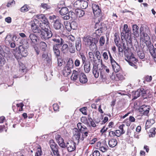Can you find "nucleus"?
Here are the masks:
<instances>
[{
  "label": "nucleus",
  "instance_id": "nucleus-25",
  "mask_svg": "<svg viewBox=\"0 0 156 156\" xmlns=\"http://www.w3.org/2000/svg\"><path fill=\"white\" fill-rule=\"evenodd\" d=\"M52 41L55 42L59 44H59V45L61 46L64 43V40L61 38L56 37L52 39Z\"/></svg>",
  "mask_w": 156,
  "mask_h": 156
},
{
  "label": "nucleus",
  "instance_id": "nucleus-3",
  "mask_svg": "<svg viewBox=\"0 0 156 156\" xmlns=\"http://www.w3.org/2000/svg\"><path fill=\"white\" fill-rule=\"evenodd\" d=\"M146 91L143 88L138 89L136 91L132 92L133 99H136L141 95L142 96H145L146 95Z\"/></svg>",
  "mask_w": 156,
  "mask_h": 156
},
{
  "label": "nucleus",
  "instance_id": "nucleus-57",
  "mask_svg": "<svg viewBox=\"0 0 156 156\" xmlns=\"http://www.w3.org/2000/svg\"><path fill=\"white\" fill-rule=\"evenodd\" d=\"M65 28L69 31H70L71 30L72 28L71 27V23H67L65 25Z\"/></svg>",
  "mask_w": 156,
  "mask_h": 156
},
{
  "label": "nucleus",
  "instance_id": "nucleus-55",
  "mask_svg": "<svg viewBox=\"0 0 156 156\" xmlns=\"http://www.w3.org/2000/svg\"><path fill=\"white\" fill-rule=\"evenodd\" d=\"M102 28L100 27V28L98 29L96 31V34H97L98 36L101 35L103 32Z\"/></svg>",
  "mask_w": 156,
  "mask_h": 156
},
{
  "label": "nucleus",
  "instance_id": "nucleus-62",
  "mask_svg": "<svg viewBox=\"0 0 156 156\" xmlns=\"http://www.w3.org/2000/svg\"><path fill=\"white\" fill-rule=\"evenodd\" d=\"M125 126V125L124 124H122L119 127V131L121 132V133H122L124 134L125 131L123 129V127Z\"/></svg>",
  "mask_w": 156,
  "mask_h": 156
},
{
  "label": "nucleus",
  "instance_id": "nucleus-12",
  "mask_svg": "<svg viewBox=\"0 0 156 156\" xmlns=\"http://www.w3.org/2000/svg\"><path fill=\"white\" fill-rule=\"evenodd\" d=\"M59 46L58 44H54L53 46V52L56 58L59 57L60 55V52L59 49Z\"/></svg>",
  "mask_w": 156,
  "mask_h": 156
},
{
  "label": "nucleus",
  "instance_id": "nucleus-11",
  "mask_svg": "<svg viewBox=\"0 0 156 156\" xmlns=\"http://www.w3.org/2000/svg\"><path fill=\"white\" fill-rule=\"evenodd\" d=\"M49 23L48 20L46 22H44L42 23H39V27L41 30H49Z\"/></svg>",
  "mask_w": 156,
  "mask_h": 156
},
{
  "label": "nucleus",
  "instance_id": "nucleus-59",
  "mask_svg": "<svg viewBox=\"0 0 156 156\" xmlns=\"http://www.w3.org/2000/svg\"><path fill=\"white\" fill-rule=\"evenodd\" d=\"M114 36L115 37V38L114 40V42H115L116 45H117V44L119 43V37H117V33H115Z\"/></svg>",
  "mask_w": 156,
  "mask_h": 156
},
{
  "label": "nucleus",
  "instance_id": "nucleus-16",
  "mask_svg": "<svg viewBox=\"0 0 156 156\" xmlns=\"http://www.w3.org/2000/svg\"><path fill=\"white\" fill-rule=\"evenodd\" d=\"M29 38L31 41L30 42L32 44H36L38 41L37 37L34 34H31L29 36Z\"/></svg>",
  "mask_w": 156,
  "mask_h": 156
},
{
  "label": "nucleus",
  "instance_id": "nucleus-27",
  "mask_svg": "<svg viewBox=\"0 0 156 156\" xmlns=\"http://www.w3.org/2000/svg\"><path fill=\"white\" fill-rule=\"evenodd\" d=\"M31 28L34 33H39L41 31V30L35 23H32L31 24Z\"/></svg>",
  "mask_w": 156,
  "mask_h": 156
},
{
  "label": "nucleus",
  "instance_id": "nucleus-14",
  "mask_svg": "<svg viewBox=\"0 0 156 156\" xmlns=\"http://www.w3.org/2000/svg\"><path fill=\"white\" fill-rule=\"evenodd\" d=\"M80 139H81L80 138V133L78 130H77L75 131V133H74L73 139V140L76 142V143H78Z\"/></svg>",
  "mask_w": 156,
  "mask_h": 156
},
{
  "label": "nucleus",
  "instance_id": "nucleus-38",
  "mask_svg": "<svg viewBox=\"0 0 156 156\" xmlns=\"http://www.w3.org/2000/svg\"><path fill=\"white\" fill-rule=\"evenodd\" d=\"M127 59H128V62H137V60L134 57V55L132 54L131 55L129 56H127Z\"/></svg>",
  "mask_w": 156,
  "mask_h": 156
},
{
  "label": "nucleus",
  "instance_id": "nucleus-54",
  "mask_svg": "<svg viewBox=\"0 0 156 156\" xmlns=\"http://www.w3.org/2000/svg\"><path fill=\"white\" fill-rule=\"evenodd\" d=\"M99 70H101V71H102L103 73L105 71L107 73H108L109 71V69H107L106 67L104 66H102L101 68H100Z\"/></svg>",
  "mask_w": 156,
  "mask_h": 156
},
{
  "label": "nucleus",
  "instance_id": "nucleus-34",
  "mask_svg": "<svg viewBox=\"0 0 156 156\" xmlns=\"http://www.w3.org/2000/svg\"><path fill=\"white\" fill-rule=\"evenodd\" d=\"M75 13L77 16L80 17H81L84 15V12L82 10L77 9L75 10Z\"/></svg>",
  "mask_w": 156,
  "mask_h": 156
},
{
  "label": "nucleus",
  "instance_id": "nucleus-1",
  "mask_svg": "<svg viewBox=\"0 0 156 156\" xmlns=\"http://www.w3.org/2000/svg\"><path fill=\"white\" fill-rule=\"evenodd\" d=\"M83 40L85 44L87 46L89 47L90 49L92 51L96 50L97 49L96 43L98 42V40L93 38L89 36L84 37Z\"/></svg>",
  "mask_w": 156,
  "mask_h": 156
},
{
  "label": "nucleus",
  "instance_id": "nucleus-48",
  "mask_svg": "<svg viewBox=\"0 0 156 156\" xmlns=\"http://www.w3.org/2000/svg\"><path fill=\"white\" fill-rule=\"evenodd\" d=\"M137 55L140 59H143L145 57L144 54L142 51H138Z\"/></svg>",
  "mask_w": 156,
  "mask_h": 156
},
{
  "label": "nucleus",
  "instance_id": "nucleus-9",
  "mask_svg": "<svg viewBox=\"0 0 156 156\" xmlns=\"http://www.w3.org/2000/svg\"><path fill=\"white\" fill-rule=\"evenodd\" d=\"M98 145L99 147V150L103 152H106L108 150V147L105 142H102V143L98 142Z\"/></svg>",
  "mask_w": 156,
  "mask_h": 156
},
{
  "label": "nucleus",
  "instance_id": "nucleus-41",
  "mask_svg": "<svg viewBox=\"0 0 156 156\" xmlns=\"http://www.w3.org/2000/svg\"><path fill=\"white\" fill-rule=\"evenodd\" d=\"M6 61L3 56L0 55V67L3 66L5 64Z\"/></svg>",
  "mask_w": 156,
  "mask_h": 156
},
{
  "label": "nucleus",
  "instance_id": "nucleus-21",
  "mask_svg": "<svg viewBox=\"0 0 156 156\" xmlns=\"http://www.w3.org/2000/svg\"><path fill=\"white\" fill-rule=\"evenodd\" d=\"M71 69L66 66L64 67L62 70V74L64 76H67L71 72Z\"/></svg>",
  "mask_w": 156,
  "mask_h": 156
},
{
  "label": "nucleus",
  "instance_id": "nucleus-18",
  "mask_svg": "<svg viewBox=\"0 0 156 156\" xmlns=\"http://www.w3.org/2000/svg\"><path fill=\"white\" fill-rule=\"evenodd\" d=\"M79 7L82 9H86L88 6V3L87 1L81 0L77 2Z\"/></svg>",
  "mask_w": 156,
  "mask_h": 156
},
{
  "label": "nucleus",
  "instance_id": "nucleus-19",
  "mask_svg": "<svg viewBox=\"0 0 156 156\" xmlns=\"http://www.w3.org/2000/svg\"><path fill=\"white\" fill-rule=\"evenodd\" d=\"M112 69L115 72H119L120 69V67L118 64L115 61L111 62Z\"/></svg>",
  "mask_w": 156,
  "mask_h": 156
},
{
  "label": "nucleus",
  "instance_id": "nucleus-43",
  "mask_svg": "<svg viewBox=\"0 0 156 156\" xmlns=\"http://www.w3.org/2000/svg\"><path fill=\"white\" fill-rule=\"evenodd\" d=\"M40 7L42 8L43 9L47 10L51 8V6L49 5L44 3H41Z\"/></svg>",
  "mask_w": 156,
  "mask_h": 156
},
{
  "label": "nucleus",
  "instance_id": "nucleus-23",
  "mask_svg": "<svg viewBox=\"0 0 156 156\" xmlns=\"http://www.w3.org/2000/svg\"><path fill=\"white\" fill-rule=\"evenodd\" d=\"M134 34L136 37L139 36V27L136 24L132 26Z\"/></svg>",
  "mask_w": 156,
  "mask_h": 156
},
{
  "label": "nucleus",
  "instance_id": "nucleus-8",
  "mask_svg": "<svg viewBox=\"0 0 156 156\" xmlns=\"http://www.w3.org/2000/svg\"><path fill=\"white\" fill-rule=\"evenodd\" d=\"M75 142L73 141H69L66 144V147L69 152L74 151L76 149Z\"/></svg>",
  "mask_w": 156,
  "mask_h": 156
},
{
  "label": "nucleus",
  "instance_id": "nucleus-39",
  "mask_svg": "<svg viewBox=\"0 0 156 156\" xmlns=\"http://www.w3.org/2000/svg\"><path fill=\"white\" fill-rule=\"evenodd\" d=\"M78 73L77 71L73 70L71 77V79L74 80H76L78 78Z\"/></svg>",
  "mask_w": 156,
  "mask_h": 156
},
{
  "label": "nucleus",
  "instance_id": "nucleus-24",
  "mask_svg": "<svg viewBox=\"0 0 156 156\" xmlns=\"http://www.w3.org/2000/svg\"><path fill=\"white\" fill-rule=\"evenodd\" d=\"M62 48L61 50V52L63 53L67 54L69 51V47L68 45L66 44H63L61 46Z\"/></svg>",
  "mask_w": 156,
  "mask_h": 156
},
{
  "label": "nucleus",
  "instance_id": "nucleus-26",
  "mask_svg": "<svg viewBox=\"0 0 156 156\" xmlns=\"http://www.w3.org/2000/svg\"><path fill=\"white\" fill-rule=\"evenodd\" d=\"M69 46V52L71 53H73L75 52V49L73 46L74 44L73 43L70 42L69 41L68 42Z\"/></svg>",
  "mask_w": 156,
  "mask_h": 156
},
{
  "label": "nucleus",
  "instance_id": "nucleus-22",
  "mask_svg": "<svg viewBox=\"0 0 156 156\" xmlns=\"http://www.w3.org/2000/svg\"><path fill=\"white\" fill-rule=\"evenodd\" d=\"M36 17L39 20V21L41 22L40 23L46 22V21L48 20L47 19L44 14H38L36 15Z\"/></svg>",
  "mask_w": 156,
  "mask_h": 156
},
{
  "label": "nucleus",
  "instance_id": "nucleus-17",
  "mask_svg": "<svg viewBox=\"0 0 156 156\" xmlns=\"http://www.w3.org/2000/svg\"><path fill=\"white\" fill-rule=\"evenodd\" d=\"M93 73L94 77L97 78L99 76V73L98 70V67L97 63H93Z\"/></svg>",
  "mask_w": 156,
  "mask_h": 156
},
{
  "label": "nucleus",
  "instance_id": "nucleus-47",
  "mask_svg": "<svg viewBox=\"0 0 156 156\" xmlns=\"http://www.w3.org/2000/svg\"><path fill=\"white\" fill-rule=\"evenodd\" d=\"M116 81L124 80V78L123 76L120 73H118L116 74Z\"/></svg>",
  "mask_w": 156,
  "mask_h": 156
},
{
  "label": "nucleus",
  "instance_id": "nucleus-37",
  "mask_svg": "<svg viewBox=\"0 0 156 156\" xmlns=\"http://www.w3.org/2000/svg\"><path fill=\"white\" fill-rule=\"evenodd\" d=\"M66 66L68 67L70 69L73 68L74 67V64L73 60L71 58H69V59L67 62V64Z\"/></svg>",
  "mask_w": 156,
  "mask_h": 156
},
{
  "label": "nucleus",
  "instance_id": "nucleus-7",
  "mask_svg": "<svg viewBox=\"0 0 156 156\" xmlns=\"http://www.w3.org/2000/svg\"><path fill=\"white\" fill-rule=\"evenodd\" d=\"M15 38V39L16 38H18V39L17 40V41H18L19 42V44H17V45H19V46L20 45H22V46H23L25 47L26 48H27L29 47V44L28 42L27 41H25V40L23 39H22L21 38H20L19 37H17V36H16V35H14L12 36V38L13 39L14 38Z\"/></svg>",
  "mask_w": 156,
  "mask_h": 156
},
{
  "label": "nucleus",
  "instance_id": "nucleus-44",
  "mask_svg": "<svg viewBox=\"0 0 156 156\" xmlns=\"http://www.w3.org/2000/svg\"><path fill=\"white\" fill-rule=\"evenodd\" d=\"M105 41V38L103 36L100 37L99 40V45L101 46H103Z\"/></svg>",
  "mask_w": 156,
  "mask_h": 156
},
{
  "label": "nucleus",
  "instance_id": "nucleus-60",
  "mask_svg": "<svg viewBox=\"0 0 156 156\" xmlns=\"http://www.w3.org/2000/svg\"><path fill=\"white\" fill-rule=\"evenodd\" d=\"M145 80L147 82H150L152 80V77L151 76L147 75L145 77Z\"/></svg>",
  "mask_w": 156,
  "mask_h": 156
},
{
  "label": "nucleus",
  "instance_id": "nucleus-33",
  "mask_svg": "<svg viewBox=\"0 0 156 156\" xmlns=\"http://www.w3.org/2000/svg\"><path fill=\"white\" fill-rule=\"evenodd\" d=\"M90 63L89 62L87 63H85L84 66V70L85 72L86 73H88L90 70Z\"/></svg>",
  "mask_w": 156,
  "mask_h": 156
},
{
  "label": "nucleus",
  "instance_id": "nucleus-2",
  "mask_svg": "<svg viewBox=\"0 0 156 156\" xmlns=\"http://www.w3.org/2000/svg\"><path fill=\"white\" fill-rule=\"evenodd\" d=\"M148 31V28L147 27H141L140 28V35L144 38L146 45L150 46L151 45V43L149 36L147 33Z\"/></svg>",
  "mask_w": 156,
  "mask_h": 156
},
{
  "label": "nucleus",
  "instance_id": "nucleus-29",
  "mask_svg": "<svg viewBox=\"0 0 156 156\" xmlns=\"http://www.w3.org/2000/svg\"><path fill=\"white\" fill-rule=\"evenodd\" d=\"M117 142L116 139H112L109 140L108 142V144L110 147H113L117 144Z\"/></svg>",
  "mask_w": 156,
  "mask_h": 156
},
{
  "label": "nucleus",
  "instance_id": "nucleus-36",
  "mask_svg": "<svg viewBox=\"0 0 156 156\" xmlns=\"http://www.w3.org/2000/svg\"><path fill=\"white\" fill-rule=\"evenodd\" d=\"M95 50L96 51L94 52V55L96 56L99 62H102V59L101 58V56L100 53L98 51Z\"/></svg>",
  "mask_w": 156,
  "mask_h": 156
},
{
  "label": "nucleus",
  "instance_id": "nucleus-64",
  "mask_svg": "<svg viewBox=\"0 0 156 156\" xmlns=\"http://www.w3.org/2000/svg\"><path fill=\"white\" fill-rule=\"evenodd\" d=\"M88 131L87 130L83 134V136L81 137V140H83L84 138H85V137H86L88 136Z\"/></svg>",
  "mask_w": 156,
  "mask_h": 156
},
{
  "label": "nucleus",
  "instance_id": "nucleus-52",
  "mask_svg": "<svg viewBox=\"0 0 156 156\" xmlns=\"http://www.w3.org/2000/svg\"><path fill=\"white\" fill-rule=\"evenodd\" d=\"M71 27L72 29L76 30L77 27V24L74 21H73L71 23Z\"/></svg>",
  "mask_w": 156,
  "mask_h": 156
},
{
  "label": "nucleus",
  "instance_id": "nucleus-20",
  "mask_svg": "<svg viewBox=\"0 0 156 156\" xmlns=\"http://www.w3.org/2000/svg\"><path fill=\"white\" fill-rule=\"evenodd\" d=\"M80 81L82 83H86L87 82V79L86 75L83 73H81L80 76Z\"/></svg>",
  "mask_w": 156,
  "mask_h": 156
},
{
  "label": "nucleus",
  "instance_id": "nucleus-35",
  "mask_svg": "<svg viewBox=\"0 0 156 156\" xmlns=\"http://www.w3.org/2000/svg\"><path fill=\"white\" fill-rule=\"evenodd\" d=\"M77 126L79 129L81 131H83L87 130V128L80 122H79L77 124Z\"/></svg>",
  "mask_w": 156,
  "mask_h": 156
},
{
  "label": "nucleus",
  "instance_id": "nucleus-50",
  "mask_svg": "<svg viewBox=\"0 0 156 156\" xmlns=\"http://www.w3.org/2000/svg\"><path fill=\"white\" fill-rule=\"evenodd\" d=\"M81 121L85 124H88L89 122L87 118L86 117H82L81 118Z\"/></svg>",
  "mask_w": 156,
  "mask_h": 156
},
{
  "label": "nucleus",
  "instance_id": "nucleus-4",
  "mask_svg": "<svg viewBox=\"0 0 156 156\" xmlns=\"http://www.w3.org/2000/svg\"><path fill=\"white\" fill-rule=\"evenodd\" d=\"M41 38L44 40H46L51 37L52 35L51 32L48 30H41Z\"/></svg>",
  "mask_w": 156,
  "mask_h": 156
},
{
  "label": "nucleus",
  "instance_id": "nucleus-13",
  "mask_svg": "<svg viewBox=\"0 0 156 156\" xmlns=\"http://www.w3.org/2000/svg\"><path fill=\"white\" fill-rule=\"evenodd\" d=\"M55 138L58 143L61 147L64 148L66 147L64 140L60 135H57L56 136Z\"/></svg>",
  "mask_w": 156,
  "mask_h": 156
},
{
  "label": "nucleus",
  "instance_id": "nucleus-42",
  "mask_svg": "<svg viewBox=\"0 0 156 156\" xmlns=\"http://www.w3.org/2000/svg\"><path fill=\"white\" fill-rule=\"evenodd\" d=\"M147 46L149 47L148 49L149 51V52L152 56L156 54L155 52V50L153 45H152L151 44V45Z\"/></svg>",
  "mask_w": 156,
  "mask_h": 156
},
{
  "label": "nucleus",
  "instance_id": "nucleus-46",
  "mask_svg": "<svg viewBox=\"0 0 156 156\" xmlns=\"http://www.w3.org/2000/svg\"><path fill=\"white\" fill-rule=\"evenodd\" d=\"M40 48L43 51H44L45 50L47 46L45 43L43 41L41 42L40 44Z\"/></svg>",
  "mask_w": 156,
  "mask_h": 156
},
{
  "label": "nucleus",
  "instance_id": "nucleus-40",
  "mask_svg": "<svg viewBox=\"0 0 156 156\" xmlns=\"http://www.w3.org/2000/svg\"><path fill=\"white\" fill-rule=\"evenodd\" d=\"M155 128L154 127L151 129L149 131V136L150 137H153L155 134Z\"/></svg>",
  "mask_w": 156,
  "mask_h": 156
},
{
  "label": "nucleus",
  "instance_id": "nucleus-15",
  "mask_svg": "<svg viewBox=\"0 0 156 156\" xmlns=\"http://www.w3.org/2000/svg\"><path fill=\"white\" fill-rule=\"evenodd\" d=\"M19 50L21 55L23 57H26L27 55V51L26 49L22 45L19 46Z\"/></svg>",
  "mask_w": 156,
  "mask_h": 156
},
{
  "label": "nucleus",
  "instance_id": "nucleus-31",
  "mask_svg": "<svg viewBox=\"0 0 156 156\" xmlns=\"http://www.w3.org/2000/svg\"><path fill=\"white\" fill-rule=\"evenodd\" d=\"M94 52H90L89 53V56L91 62H93V63H96L97 60L96 59L94 56Z\"/></svg>",
  "mask_w": 156,
  "mask_h": 156
},
{
  "label": "nucleus",
  "instance_id": "nucleus-53",
  "mask_svg": "<svg viewBox=\"0 0 156 156\" xmlns=\"http://www.w3.org/2000/svg\"><path fill=\"white\" fill-rule=\"evenodd\" d=\"M125 40L127 43L131 44L132 43V39L130 36V35H127L126 37V39H124Z\"/></svg>",
  "mask_w": 156,
  "mask_h": 156
},
{
  "label": "nucleus",
  "instance_id": "nucleus-30",
  "mask_svg": "<svg viewBox=\"0 0 156 156\" xmlns=\"http://www.w3.org/2000/svg\"><path fill=\"white\" fill-rule=\"evenodd\" d=\"M69 12L68 9L66 7L62 8L59 11V13L62 16L67 15Z\"/></svg>",
  "mask_w": 156,
  "mask_h": 156
},
{
  "label": "nucleus",
  "instance_id": "nucleus-49",
  "mask_svg": "<svg viewBox=\"0 0 156 156\" xmlns=\"http://www.w3.org/2000/svg\"><path fill=\"white\" fill-rule=\"evenodd\" d=\"M67 39H68V41H67L68 43V42L70 41V42H73L75 40V38L74 36L72 35H69L67 37Z\"/></svg>",
  "mask_w": 156,
  "mask_h": 156
},
{
  "label": "nucleus",
  "instance_id": "nucleus-61",
  "mask_svg": "<svg viewBox=\"0 0 156 156\" xmlns=\"http://www.w3.org/2000/svg\"><path fill=\"white\" fill-rule=\"evenodd\" d=\"M121 38L122 40L126 39V37L127 36L126 34L123 31L122 32H121Z\"/></svg>",
  "mask_w": 156,
  "mask_h": 156
},
{
  "label": "nucleus",
  "instance_id": "nucleus-56",
  "mask_svg": "<svg viewBox=\"0 0 156 156\" xmlns=\"http://www.w3.org/2000/svg\"><path fill=\"white\" fill-rule=\"evenodd\" d=\"M86 107H83L80 109V111L84 115H87V109Z\"/></svg>",
  "mask_w": 156,
  "mask_h": 156
},
{
  "label": "nucleus",
  "instance_id": "nucleus-45",
  "mask_svg": "<svg viewBox=\"0 0 156 156\" xmlns=\"http://www.w3.org/2000/svg\"><path fill=\"white\" fill-rule=\"evenodd\" d=\"M95 12L93 11V13L95 16L96 17H99L100 16L101 10L100 8H99L98 9L95 10Z\"/></svg>",
  "mask_w": 156,
  "mask_h": 156
},
{
  "label": "nucleus",
  "instance_id": "nucleus-51",
  "mask_svg": "<svg viewBox=\"0 0 156 156\" xmlns=\"http://www.w3.org/2000/svg\"><path fill=\"white\" fill-rule=\"evenodd\" d=\"M28 10V7L27 5H25L20 9V11L23 12H25Z\"/></svg>",
  "mask_w": 156,
  "mask_h": 156
},
{
  "label": "nucleus",
  "instance_id": "nucleus-10",
  "mask_svg": "<svg viewBox=\"0 0 156 156\" xmlns=\"http://www.w3.org/2000/svg\"><path fill=\"white\" fill-rule=\"evenodd\" d=\"M62 26H63L61 20L58 18L54 20L53 22V27L56 30H58L61 29Z\"/></svg>",
  "mask_w": 156,
  "mask_h": 156
},
{
  "label": "nucleus",
  "instance_id": "nucleus-28",
  "mask_svg": "<svg viewBox=\"0 0 156 156\" xmlns=\"http://www.w3.org/2000/svg\"><path fill=\"white\" fill-rule=\"evenodd\" d=\"M26 69L25 65L22 63L19 64V71L20 73H25L26 72Z\"/></svg>",
  "mask_w": 156,
  "mask_h": 156
},
{
  "label": "nucleus",
  "instance_id": "nucleus-32",
  "mask_svg": "<svg viewBox=\"0 0 156 156\" xmlns=\"http://www.w3.org/2000/svg\"><path fill=\"white\" fill-rule=\"evenodd\" d=\"M75 47L77 51H80L81 49V43L80 40H78L76 42Z\"/></svg>",
  "mask_w": 156,
  "mask_h": 156
},
{
  "label": "nucleus",
  "instance_id": "nucleus-63",
  "mask_svg": "<svg viewBox=\"0 0 156 156\" xmlns=\"http://www.w3.org/2000/svg\"><path fill=\"white\" fill-rule=\"evenodd\" d=\"M99 8V6L95 4H92V8L93 10V12L94 11L95 12V10L96 9H98Z\"/></svg>",
  "mask_w": 156,
  "mask_h": 156
},
{
  "label": "nucleus",
  "instance_id": "nucleus-58",
  "mask_svg": "<svg viewBox=\"0 0 156 156\" xmlns=\"http://www.w3.org/2000/svg\"><path fill=\"white\" fill-rule=\"evenodd\" d=\"M12 39L11 35L9 34L6 36L5 38V41H8L9 43H10L11 42Z\"/></svg>",
  "mask_w": 156,
  "mask_h": 156
},
{
  "label": "nucleus",
  "instance_id": "nucleus-5",
  "mask_svg": "<svg viewBox=\"0 0 156 156\" xmlns=\"http://www.w3.org/2000/svg\"><path fill=\"white\" fill-rule=\"evenodd\" d=\"M150 106L145 105L141 106L139 108V112L144 115H147L149 113Z\"/></svg>",
  "mask_w": 156,
  "mask_h": 156
},
{
  "label": "nucleus",
  "instance_id": "nucleus-6",
  "mask_svg": "<svg viewBox=\"0 0 156 156\" xmlns=\"http://www.w3.org/2000/svg\"><path fill=\"white\" fill-rule=\"evenodd\" d=\"M50 146L52 151L54 154L59 153L58 146L52 140H50Z\"/></svg>",
  "mask_w": 156,
  "mask_h": 156
}]
</instances>
